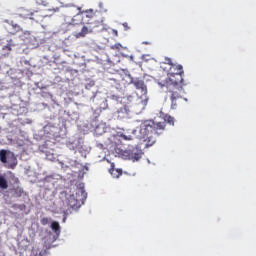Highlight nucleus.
Masks as SVG:
<instances>
[{
	"instance_id": "16",
	"label": "nucleus",
	"mask_w": 256,
	"mask_h": 256,
	"mask_svg": "<svg viewBox=\"0 0 256 256\" xmlns=\"http://www.w3.org/2000/svg\"><path fill=\"white\" fill-rule=\"evenodd\" d=\"M13 30H10L11 34H16L21 30V26L19 24H11Z\"/></svg>"
},
{
	"instance_id": "6",
	"label": "nucleus",
	"mask_w": 256,
	"mask_h": 256,
	"mask_svg": "<svg viewBox=\"0 0 256 256\" xmlns=\"http://www.w3.org/2000/svg\"><path fill=\"white\" fill-rule=\"evenodd\" d=\"M130 83L134 85L137 91H141L142 95H147L148 88L143 78H130Z\"/></svg>"
},
{
	"instance_id": "25",
	"label": "nucleus",
	"mask_w": 256,
	"mask_h": 256,
	"mask_svg": "<svg viewBox=\"0 0 256 256\" xmlns=\"http://www.w3.org/2000/svg\"><path fill=\"white\" fill-rule=\"evenodd\" d=\"M122 138L125 140V141H128L131 139V137H127L126 135H122ZM129 138V139H128Z\"/></svg>"
},
{
	"instance_id": "13",
	"label": "nucleus",
	"mask_w": 256,
	"mask_h": 256,
	"mask_svg": "<svg viewBox=\"0 0 256 256\" xmlns=\"http://www.w3.org/2000/svg\"><path fill=\"white\" fill-rule=\"evenodd\" d=\"M51 228L52 230L59 235L61 232V227L60 224L57 221H53V223L51 224Z\"/></svg>"
},
{
	"instance_id": "23",
	"label": "nucleus",
	"mask_w": 256,
	"mask_h": 256,
	"mask_svg": "<svg viewBox=\"0 0 256 256\" xmlns=\"http://www.w3.org/2000/svg\"><path fill=\"white\" fill-rule=\"evenodd\" d=\"M18 209L20 211H24L26 209V205H18Z\"/></svg>"
},
{
	"instance_id": "19",
	"label": "nucleus",
	"mask_w": 256,
	"mask_h": 256,
	"mask_svg": "<svg viewBox=\"0 0 256 256\" xmlns=\"http://www.w3.org/2000/svg\"><path fill=\"white\" fill-rule=\"evenodd\" d=\"M49 224V218L48 217H43L41 219V225H48Z\"/></svg>"
},
{
	"instance_id": "5",
	"label": "nucleus",
	"mask_w": 256,
	"mask_h": 256,
	"mask_svg": "<svg viewBox=\"0 0 256 256\" xmlns=\"http://www.w3.org/2000/svg\"><path fill=\"white\" fill-rule=\"evenodd\" d=\"M143 155L144 153L142 149H139V147H133L132 149L124 151V157H126V159L132 161L133 163H135L136 161H140Z\"/></svg>"
},
{
	"instance_id": "29",
	"label": "nucleus",
	"mask_w": 256,
	"mask_h": 256,
	"mask_svg": "<svg viewBox=\"0 0 256 256\" xmlns=\"http://www.w3.org/2000/svg\"><path fill=\"white\" fill-rule=\"evenodd\" d=\"M144 105H147V100L144 101Z\"/></svg>"
},
{
	"instance_id": "9",
	"label": "nucleus",
	"mask_w": 256,
	"mask_h": 256,
	"mask_svg": "<svg viewBox=\"0 0 256 256\" xmlns=\"http://www.w3.org/2000/svg\"><path fill=\"white\" fill-rule=\"evenodd\" d=\"M67 203L71 209H78L81 205L79 199H76L75 195H70L67 199Z\"/></svg>"
},
{
	"instance_id": "24",
	"label": "nucleus",
	"mask_w": 256,
	"mask_h": 256,
	"mask_svg": "<svg viewBox=\"0 0 256 256\" xmlns=\"http://www.w3.org/2000/svg\"><path fill=\"white\" fill-rule=\"evenodd\" d=\"M112 99H115L116 101H119L120 96H116V94H113V95H112Z\"/></svg>"
},
{
	"instance_id": "18",
	"label": "nucleus",
	"mask_w": 256,
	"mask_h": 256,
	"mask_svg": "<svg viewBox=\"0 0 256 256\" xmlns=\"http://www.w3.org/2000/svg\"><path fill=\"white\" fill-rule=\"evenodd\" d=\"M93 87H95V82L94 80H90V82H87L85 84V89H93Z\"/></svg>"
},
{
	"instance_id": "3",
	"label": "nucleus",
	"mask_w": 256,
	"mask_h": 256,
	"mask_svg": "<svg viewBox=\"0 0 256 256\" xmlns=\"http://www.w3.org/2000/svg\"><path fill=\"white\" fill-rule=\"evenodd\" d=\"M166 123L169 125H175L174 117L166 115L163 123H155V121H144L140 125V134L143 137L146 147H152L156 143V137L162 135L166 129Z\"/></svg>"
},
{
	"instance_id": "11",
	"label": "nucleus",
	"mask_w": 256,
	"mask_h": 256,
	"mask_svg": "<svg viewBox=\"0 0 256 256\" xmlns=\"http://www.w3.org/2000/svg\"><path fill=\"white\" fill-rule=\"evenodd\" d=\"M9 187V183L6 179V177H4L3 175H0V189H8Z\"/></svg>"
},
{
	"instance_id": "21",
	"label": "nucleus",
	"mask_w": 256,
	"mask_h": 256,
	"mask_svg": "<svg viewBox=\"0 0 256 256\" xmlns=\"http://www.w3.org/2000/svg\"><path fill=\"white\" fill-rule=\"evenodd\" d=\"M72 0H58L60 2L61 6H64L67 2H71Z\"/></svg>"
},
{
	"instance_id": "15",
	"label": "nucleus",
	"mask_w": 256,
	"mask_h": 256,
	"mask_svg": "<svg viewBox=\"0 0 256 256\" xmlns=\"http://www.w3.org/2000/svg\"><path fill=\"white\" fill-rule=\"evenodd\" d=\"M123 79V76H121V74H116V76H114L113 81H116L118 84H116V87H122L121 81Z\"/></svg>"
},
{
	"instance_id": "2",
	"label": "nucleus",
	"mask_w": 256,
	"mask_h": 256,
	"mask_svg": "<svg viewBox=\"0 0 256 256\" xmlns=\"http://www.w3.org/2000/svg\"><path fill=\"white\" fill-rule=\"evenodd\" d=\"M169 64H171V69L167 72L163 85L166 87L169 95L171 109H179L183 101H185V103L188 101V98H184L181 94L186 85L184 80V67L182 64H174L172 60H169Z\"/></svg>"
},
{
	"instance_id": "27",
	"label": "nucleus",
	"mask_w": 256,
	"mask_h": 256,
	"mask_svg": "<svg viewBox=\"0 0 256 256\" xmlns=\"http://www.w3.org/2000/svg\"><path fill=\"white\" fill-rule=\"evenodd\" d=\"M24 34H26V36H30L31 32H29L28 30H26V31L24 32Z\"/></svg>"
},
{
	"instance_id": "22",
	"label": "nucleus",
	"mask_w": 256,
	"mask_h": 256,
	"mask_svg": "<svg viewBox=\"0 0 256 256\" xmlns=\"http://www.w3.org/2000/svg\"><path fill=\"white\" fill-rule=\"evenodd\" d=\"M50 10H52V12H59L60 7L59 6H55V7L51 8Z\"/></svg>"
},
{
	"instance_id": "4",
	"label": "nucleus",
	"mask_w": 256,
	"mask_h": 256,
	"mask_svg": "<svg viewBox=\"0 0 256 256\" xmlns=\"http://www.w3.org/2000/svg\"><path fill=\"white\" fill-rule=\"evenodd\" d=\"M20 16L23 18H30L31 20H35V22H41L47 14L43 10H34V12H29V10H22L20 12Z\"/></svg>"
},
{
	"instance_id": "26",
	"label": "nucleus",
	"mask_w": 256,
	"mask_h": 256,
	"mask_svg": "<svg viewBox=\"0 0 256 256\" xmlns=\"http://www.w3.org/2000/svg\"><path fill=\"white\" fill-rule=\"evenodd\" d=\"M12 208L13 209H19V205L18 204H14V205H12Z\"/></svg>"
},
{
	"instance_id": "12",
	"label": "nucleus",
	"mask_w": 256,
	"mask_h": 256,
	"mask_svg": "<svg viewBox=\"0 0 256 256\" xmlns=\"http://www.w3.org/2000/svg\"><path fill=\"white\" fill-rule=\"evenodd\" d=\"M24 193V189L22 187H15L13 189V197L19 198L22 197Z\"/></svg>"
},
{
	"instance_id": "20",
	"label": "nucleus",
	"mask_w": 256,
	"mask_h": 256,
	"mask_svg": "<svg viewBox=\"0 0 256 256\" xmlns=\"http://www.w3.org/2000/svg\"><path fill=\"white\" fill-rule=\"evenodd\" d=\"M5 49H7L8 51L12 50L11 44H6L5 46H3V50Z\"/></svg>"
},
{
	"instance_id": "8",
	"label": "nucleus",
	"mask_w": 256,
	"mask_h": 256,
	"mask_svg": "<svg viewBox=\"0 0 256 256\" xmlns=\"http://www.w3.org/2000/svg\"><path fill=\"white\" fill-rule=\"evenodd\" d=\"M111 48L113 50H120V54L125 56L126 58H130V60H134L133 54H127L124 50H127L126 46H123L120 42H116V44H112Z\"/></svg>"
},
{
	"instance_id": "1",
	"label": "nucleus",
	"mask_w": 256,
	"mask_h": 256,
	"mask_svg": "<svg viewBox=\"0 0 256 256\" xmlns=\"http://www.w3.org/2000/svg\"><path fill=\"white\" fill-rule=\"evenodd\" d=\"M99 8V10H95L94 8L82 10L81 6H78V12L71 20V24H83L77 36H86V34L97 33L104 30V12H107V8H104L103 2H99Z\"/></svg>"
},
{
	"instance_id": "14",
	"label": "nucleus",
	"mask_w": 256,
	"mask_h": 256,
	"mask_svg": "<svg viewBox=\"0 0 256 256\" xmlns=\"http://www.w3.org/2000/svg\"><path fill=\"white\" fill-rule=\"evenodd\" d=\"M0 161H1V163H8L7 151L5 149H2L0 151Z\"/></svg>"
},
{
	"instance_id": "28",
	"label": "nucleus",
	"mask_w": 256,
	"mask_h": 256,
	"mask_svg": "<svg viewBox=\"0 0 256 256\" xmlns=\"http://www.w3.org/2000/svg\"><path fill=\"white\" fill-rule=\"evenodd\" d=\"M113 32L116 36L118 35V30H113Z\"/></svg>"
},
{
	"instance_id": "10",
	"label": "nucleus",
	"mask_w": 256,
	"mask_h": 256,
	"mask_svg": "<svg viewBox=\"0 0 256 256\" xmlns=\"http://www.w3.org/2000/svg\"><path fill=\"white\" fill-rule=\"evenodd\" d=\"M109 173L114 179H119V177L123 175L122 169H115V163H111V168L109 169Z\"/></svg>"
},
{
	"instance_id": "17",
	"label": "nucleus",
	"mask_w": 256,
	"mask_h": 256,
	"mask_svg": "<svg viewBox=\"0 0 256 256\" xmlns=\"http://www.w3.org/2000/svg\"><path fill=\"white\" fill-rule=\"evenodd\" d=\"M17 165H18V161H17L16 157H13L12 163H10L8 165V168L9 169H15L17 167Z\"/></svg>"
},
{
	"instance_id": "7",
	"label": "nucleus",
	"mask_w": 256,
	"mask_h": 256,
	"mask_svg": "<svg viewBox=\"0 0 256 256\" xmlns=\"http://www.w3.org/2000/svg\"><path fill=\"white\" fill-rule=\"evenodd\" d=\"M130 113V104H124L117 109L116 113H114V118L118 120L127 119Z\"/></svg>"
}]
</instances>
